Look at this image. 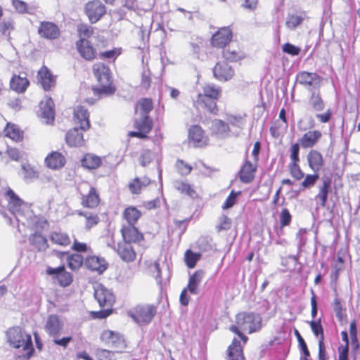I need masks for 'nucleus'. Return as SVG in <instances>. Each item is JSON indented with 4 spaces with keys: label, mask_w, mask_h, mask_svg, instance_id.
I'll return each mask as SVG.
<instances>
[{
    "label": "nucleus",
    "mask_w": 360,
    "mask_h": 360,
    "mask_svg": "<svg viewBox=\"0 0 360 360\" xmlns=\"http://www.w3.org/2000/svg\"><path fill=\"white\" fill-rule=\"evenodd\" d=\"M92 73L96 78L98 86L86 87L82 94L84 101L89 105H93L96 101L103 96L113 95L116 91V86L112 82V72L108 65L103 62H97L92 65Z\"/></svg>",
    "instance_id": "nucleus-1"
},
{
    "label": "nucleus",
    "mask_w": 360,
    "mask_h": 360,
    "mask_svg": "<svg viewBox=\"0 0 360 360\" xmlns=\"http://www.w3.org/2000/svg\"><path fill=\"white\" fill-rule=\"evenodd\" d=\"M153 108L151 99L141 98L138 101L136 110V112L139 111L142 117L135 120L134 127L137 131H129L127 134L128 137H136L141 139L147 137V134L151 131L153 127L152 119L147 114L151 111Z\"/></svg>",
    "instance_id": "nucleus-2"
},
{
    "label": "nucleus",
    "mask_w": 360,
    "mask_h": 360,
    "mask_svg": "<svg viewBox=\"0 0 360 360\" xmlns=\"http://www.w3.org/2000/svg\"><path fill=\"white\" fill-rule=\"evenodd\" d=\"M262 328V318L255 313L241 312L236 316V324L230 326V330L237 334L245 344L248 337L243 332L252 333Z\"/></svg>",
    "instance_id": "nucleus-3"
},
{
    "label": "nucleus",
    "mask_w": 360,
    "mask_h": 360,
    "mask_svg": "<svg viewBox=\"0 0 360 360\" xmlns=\"http://www.w3.org/2000/svg\"><path fill=\"white\" fill-rule=\"evenodd\" d=\"M7 341L14 348H22L26 352L25 358L29 359L34 354L32 337L21 327L14 326L10 328L6 332Z\"/></svg>",
    "instance_id": "nucleus-4"
},
{
    "label": "nucleus",
    "mask_w": 360,
    "mask_h": 360,
    "mask_svg": "<svg viewBox=\"0 0 360 360\" xmlns=\"http://www.w3.org/2000/svg\"><path fill=\"white\" fill-rule=\"evenodd\" d=\"M94 297L97 300L101 310L91 311L93 319H105L112 313V306L115 302L114 294L103 285H99L95 289Z\"/></svg>",
    "instance_id": "nucleus-5"
},
{
    "label": "nucleus",
    "mask_w": 360,
    "mask_h": 360,
    "mask_svg": "<svg viewBox=\"0 0 360 360\" xmlns=\"http://www.w3.org/2000/svg\"><path fill=\"white\" fill-rule=\"evenodd\" d=\"M80 203L86 208L95 209L101 204L98 190L88 182L81 184L79 188Z\"/></svg>",
    "instance_id": "nucleus-6"
},
{
    "label": "nucleus",
    "mask_w": 360,
    "mask_h": 360,
    "mask_svg": "<svg viewBox=\"0 0 360 360\" xmlns=\"http://www.w3.org/2000/svg\"><path fill=\"white\" fill-rule=\"evenodd\" d=\"M155 314V307L147 304H137L128 311V315L140 326L149 323Z\"/></svg>",
    "instance_id": "nucleus-7"
},
{
    "label": "nucleus",
    "mask_w": 360,
    "mask_h": 360,
    "mask_svg": "<svg viewBox=\"0 0 360 360\" xmlns=\"http://www.w3.org/2000/svg\"><path fill=\"white\" fill-rule=\"evenodd\" d=\"M46 274L51 276L52 280L63 288L70 285L73 282L72 274L66 271L65 266L63 264L56 268L47 266Z\"/></svg>",
    "instance_id": "nucleus-8"
},
{
    "label": "nucleus",
    "mask_w": 360,
    "mask_h": 360,
    "mask_svg": "<svg viewBox=\"0 0 360 360\" xmlns=\"http://www.w3.org/2000/svg\"><path fill=\"white\" fill-rule=\"evenodd\" d=\"M84 13L91 24L98 22L106 13V6L100 0L88 1L84 8Z\"/></svg>",
    "instance_id": "nucleus-9"
},
{
    "label": "nucleus",
    "mask_w": 360,
    "mask_h": 360,
    "mask_svg": "<svg viewBox=\"0 0 360 360\" xmlns=\"http://www.w3.org/2000/svg\"><path fill=\"white\" fill-rule=\"evenodd\" d=\"M101 340L110 347L115 352H122L127 347L122 335L110 330H103L101 334Z\"/></svg>",
    "instance_id": "nucleus-10"
},
{
    "label": "nucleus",
    "mask_w": 360,
    "mask_h": 360,
    "mask_svg": "<svg viewBox=\"0 0 360 360\" xmlns=\"http://www.w3.org/2000/svg\"><path fill=\"white\" fill-rule=\"evenodd\" d=\"M4 197L7 200V207L9 212L16 216L23 214L25 207L27 204L22 200L10 187L6 188Z\"/></svg>",
    "instance_id": "nucleus-11"
},
{
    "label": "nucleus",
    "mask_w": 360,
    "mask_h": 360,
    "mask_svg": "<svg viewBox=\"0 0 360 360\" xmlns=\"http://www.w3.org/2000/svg\"><path fill=\"white\" fill-rule=\"evenodd\" d=\"M37 34L41 39L53 41L60 38L61 30L56 23L43 20L39 24Z\"/></svg>",
    "instance_id": "nucleus-12"
},
{
    "label": "nucleus",
    "mask_w": 360,
    "mask_h": 360,
    "mask_svg": "<svg viewBox=\"0 0 360 360\" xmlns=\"http://www.w3.org/2000/svg\"><path fill=\"white\" fill-rule=\"evenodd\" d=\"M76 49L79 56L86 61H93L98 58L96 48L87 39H79L76 41Z\"/></svg>",
    "instance_id": "nucleus-13"
},
{
    "label": "nucleus",
    "mask_w": 360,
    "mask_h": 360,
    "mask_svg": "<svg viewBox=\"0 0 360 360\" xmlns=\"http://www.w3.org/2000/svg\"><path fill=\"white\" fill-rule=\"evenodd\" d=\"M56 75H54L47 66L43 65L37 72V81L44 91H50L56 84Z\"/></svg>",
    "instance_id": "nucleus-14"
},
{
    "label": "nucleus",
    "mask_w": 360,
    "mask_h": 360,
    "mask_svg": "<svg viewBox=\"0 0 360 360\" xmlns=\"http://www.w3.org/2000/svg\"><path fill=\"white\" fill-rule=\"evenodd\" d=\"M89 117L88 110L82 105L76 106L73 110V120L82 131H86L91 128Z\"/></svg>",
    "instance_id": "nucleus-15"
},
{
    "label": "nucleus",
    "mask_w": 360,
    "mask_h": 360,
    "mask_svg": "<svg viewBox=\"0 0 360 360\" xmlns=\"http://www.w3.org/2000/svg\"><path fill=\"white\" fill-rule=\"evenodd\" d=\"M30 86L26 72L22 71L18 74H13L9 82L10 89L18 94H23Z\"/></svg>",
    "instance_id": "nucleus-16"
},
{
    "label": "nucleus",
    "mask_w": 360,
    "mask_h": 360,
    "mask_svg": "<svg viewBox=\"0 0 360 360\" xmlns=\"http://www.w3.org/2000/svg\"><path fill=\"white\" fill-rule=\"evenodd\" d=\"M136 224H123L120 233L122 242L129 243H138L143 239V234L135 226Z\"/></svg>",
    "instance_id": "nucleus-17"
},
{
    "label": "nucleus",
    "mask_w": 360,
    "mask_h": 360,
    "mask_svg": "<svg viewBox=\"0 0 360 360\" xmlns=\"http://www.w3.org/2000/svg\"><path fill=\"white\" fill-rule=\"evenodd\" d=\"M63 328V323L58 315L51 314L47 317L44 324V329L49 336L58 338Z\"/></svg>",
    "instance_id": "nucleus-18"
},
{
    "label": "nucleus",
    "mask_w": 360,
    "mask_h": 360,
    "mask_svg": "<svg viewBox=\"0 0 360 360\" xmlns=\"http://www.w3.org/2000/svg\"><path fill=\"white\" fill-rule=\"evenodd\" d=\"M84 264L88 269L98 274H103L108 266V263L103 257L96 255L86 257L84 260Z\"/></svg>",
    "instance_id": "nucleus-19"
},
{
    "label": "nucleus",
    "mask_w": 360,
    "mask_h": 360,
    "mask_svg": "<svg viewBox=\"0 0 360 360\" xmlns=\"http://www.w3.org/2000/svg\"><path fill=\"white\" fill-rule=\"evenodd\" d=\"M46 166L53 170L63 168L66 164L65 156L60 152L52 151L45 158Z\"/></svg>",
    "instance_id": "nucleus-20"
},
{
    "label": "nucleus",
    "mask_w": 360,
    "mask_h": 360,
    "mask_svg": "<svg viewBox=\"0 0 360 360\" xmlns=\"http://www.w3.org/2000/svg\"><path fill=\"white\" fill-rule=\"evenodd\" d=\"M232 38V32L229 27L219 29L211 39L213 46L222 48L225 46Z\"/></svg>",
    "instance_id": "nucleus-21"
},
{
    "label": "nucleus",
    "mask_w": 360,
    "mask_h": 360,
    "mask_svg": "<svg viewBox=\"0 0 360 360\" xmlns=\"http://www.w3.org/2000/svg\"><path fill=\"white\" fill-rule=\"evenodd\" d=\"M65 140L69 147H80L85 143L82 131L77 127L70 129L65 134Z\"/></svg>",
    "instance_id": "nucleus-22"
},
{
    "label": "nucleus",
    "mask_w": 360,
    "mask_h": 360,
    "mask_svg": "<svg viewBox=\"0 0 360 360\" xmlns=\"http://www.w3.org/2000/svg\"><path fill=\"white\" fill-rule=\"evenodd\" d=\"M188 139L195 147H202L207 144V138L202 129L198 125H193L188 129Z\"/></svg>",
    "instance_id": "nucleus-23"
},
{
    "label": "nucleus",
    "mask_w": 360,
    "mask_h": 360,
    "mask_svg": "<svg viewBox=\"0 0 360 360\" xmlns=\"http://www.w3.org/2000/svg\"><path fill=\"white\" fill-rule=\"evenodd\" d=\"M213 73L214 77L218 80L227 81L233 77L234 72L226 61H221L215 65L213 68Z\"/></svg>",
    "instance_id": "nucleus-24"
},
{
    "label": "nucleus",
    "mask_w": 360,
    "mask_h": 360,
    "mask_svg": "<svg viewBox=\"0 0 360 360\" xmlns=\"http://www.w3.org/2000/svg\"><path fill=\"white\" fill-rule=\"evenodd\" d=\"M297 81L306 87L317 88L319 86L320 77L316 73L301 72L297 75Z\"/></svg>",
    "instance_id": "nucleus-25"
},
{
    "label": "nucleus",
    "mask_w": 360,
    "mask_h": 360,
    "mask_svg": "<svg viewBox=\"0 0 360 360\" xmlns=\"http://www.w3.org/2000/svg\"><path fill=\"white\" fill-rule=\"evenodd\" d=\"M54 102L51 97H47L44 101L40 103L41 116L46 119L47 124H51L54 121Z\"/></svg>",
    "instance_id": "nucleus-26"
},
{
    "label": "nucleus",
    "mask_w": 360,
    "mask_h": 360,
    "mask_svg": "<svg viewBox=\"0 0 360 360\" xmlns=\"http://www.w3.org/2000/svg\"><path fill=\"white\" fill-rule=\"evenodd\" d=\"M117 252L120 258L127 262H133L136 257V252L129 243H119L117 245Z\"/></svg>",
    "instance_id": "nucleus-27"
},
{
    "label": "nucleus",
    "mask_w": 360,
    "mask_h": 360,
    "mask_svg": "<svg viewBox=\"0 0 360 360\" xmlns=\"http://www.w3.org/2000/svg\"><path fill=\"white\" fill-rule=\"evenodd\" d=\"M256 170L257 165L247 160L238 173L240 181L245 184L251 182L255 178Z\"/></svg>",
    "instance_id": "nucleus-28"
},
{
    "label": "nucleus",
    "mask_w": 360,
    "mask_h": 360,
    "mask_svg": "<svg viewBox=\"0 0 360 360\" xmlns=\"http://www.w3.org/2000/svg\"><path fill=\"white\" fill-rule=\"evenodd\" d=\"M5 136L12 141L19 143L24 139V131L15 124L8 122L4 129Z\"/></svg>",
    "instance_id": "nucleus-29"
},
{
    "label": "nucleus",
    "mask_w": 360,
    "mask_h": 360,
    "mask_svg": "<svg viewBox=\"0 0 360 360\" xmlns=\"http://www.w3.org/2000/svg\"><path fill=\"white\" fill-rule=\"evenodd\" d=\"M322 136L318 130L309 131L305 133L300 139V144L303 148L314 147Z\"/></svg>",
    "instance_id": "nucleus-30"
},
{
    "label": "nucleus",
    "mask_w": 360,
    "mask_h": 360,
    "mask_svg": "<svg viewBox=\"0 0 360 360\" xmlns=\"http://www.w3.org/2000/svg\"><path fill=\"white\" fill-rule=\"evenodd\" d=\"M29 241L30 245L38 252L45 251L49 246L46 238L39 232L31 234Z\"/></svg>",
    "instance_id": "nucleus-31"
},
{
    "label": "nucleus",
    "mask_w": 360,
    "mask_h": 360,
    "mask_svg": "<svg viewBox=\"0 0 360 360\" xmlns=\"http://www.w3.org/2000/svg\"><path fill=\"white\" fill-rule=\"evenodd\" d=\"M217 98H207L199 94L195 101V105L197 108L206 109L208 112L216 114L217 112V103L214 100Z\"/></svg>",
    "instance_id": "nucleus-32"
},
{
    "label": "nucleus",
    "mask_w": 360,
    "mask_h": 360,
    "mask_svg": "<svg viewBox=\"0 0 360 360\" xmlns=\"http://www.w3.org/2000/svg\"><path fill=\"white\" fill-rule=\"evenodd\" d=\"M102 159L101 157L92 154L86 153L81 160L82 166L87 169H96L102 165Z\"/></svg>",
    "instance_id": "nucleus-33"
},
{
    "label": "nucleus",
    "mask_w": 360,
    "mask_h": 360,
    "mask_svg": "<svg viewBox=\"0 0 360 360\" xmlns=\"http://www.w3.org/2000/svg\"><path fill=\"white\" fill-rule=\"evenodd\" d=\"M204 276L205 272L202 270H198L189 277L186 288L191 294L197 295L198 293V286L201 283Z\"/></svg>",
    "instance_id": "nucleus-34"
},
{
    "label": "nucleus",
    "mask_w": 360,
    "mask_h": 360,
    "mask_svg": "<svg viewBox=\"0 0 360 360\" xmlns=\"http://www.w3.org/2000/svg\"><path fill=\"white\" fill-rule=\"evenodd\" d=\"M77 215L84 217V228L88 231L97 226L101 221L98 214L93 212L78 211Z\"/></svg>",
    "instance_id": "nucleus-35"
},
{
    "label": "nucleus",
    "mask_w": 360,
    "mask_h": 360,
    "mask_svg": "<svg viewBox=\"0 0 360 360\" xmlns=\"http://www.w3.org/2000/svg\"><path fill=\"white\" fill-rule=\"evenodd\" d=\"M307 161L309 167L314 172H319L323 166L322 155L317 150H311L307 155Z\"/></svg>",
    "instance_id": "nucleus-36"
},
{
    "label": "nucleus",
    "mask_w": 360,
    "mask_h": 360,
    "mask_svg": "<svg viewBox=\"0 0 360 360\" xmlns=\"http://www.w3.org/2000/svg\"><path fill=\"white\" fill-rule=\"evenodd\" d=\"M49 238L52 243L59 246L67 247L71 244L69 235L61 231H52L50 233Z\"/></svg>",
    "instance_id": "nucleus-37"
},
{
    "label": "nucleus",
    "mask_w": 360,
    "mask_h": 360,
    "mask_svg": "<svg viewBox=\"0 0 360 360\" xmlns=\"http://www.w3.org/2000/svg\"><path fill=\"white\" fill-rule=\"evenodd\" d=\"M211 131L216 136L224 138L229 131V127L226 122L221 120L216 119L212 121Z\"/></svg>",
    "instance_id": "nucleus-38"
},
{
    "label": "nucleus",
    "mask_w": 360,
    "mask_h": 360,
    "mask_svg": "<svg viewBox=\"0 0 360 360\" xmlns=\"http://www.w3.org/2000/svg\"><path fill=\"white\" fill-rule=\"evenodd\" d=\"M141 217V211L134 206L126 207L122 212V217L127 224H136Z\"/></svg>",
    "instance_id": "nucleus-39"
},
{
    "label": "nucleus",
    "mask_w": 360,
    "mask_h": 360,
    "mask_svg": "<svg viewBox=\"0 0 360 360\" xmlns=\"http://www.w3.org/2000/svg\"><path fill=\"white\" fill-rule=\"evenodd\" d=\"M330 179L326 177L323 179L322 185L319 186V191L316 195V198L320 201L321 207H325L326 205L328 194L330 190Z\"/></svg>",
    "instance_id": "nucleus-40"
},
{
    "label": "nucleus",
    "mask_w": 360,
    "mask_h": 360,
    "mask_svg": "<svg viewBox=\"0 0 360 360\" xmlns=\"http://www.w3.org/2000/svg\"><path fill=\"white\" fill-rule=\"evenodd\" d=\"M228 356L229 360H245L240 343L236 338L233 340L232 344L229 347Z\"/></svg>",
    "instance_id": "nucleus-41"
},
{
    "label": "nucleus",
    "mask_w": 360,
    "mask_h": 360,
    "mask_svg": "<svg viewBox=\"0 0 360 360\" xmlns=\"http://www.w3.org/2000/svg\"><path fill=\"white\" fill-rule=\"evenodd\" d=\"M173 186L176 191L183 195H186L191 198H193L195 195V191L193 188L186 181L175 180L173 182Z\"/></svg>",
    "instance_id": "nucleus-42"
},
{
    "label": "nucleus",
    "mask_w": 360,
    "mask_h": 360,
    "mask_svg": "<svg viewBox=\"0 0 360 360\" xmlns=\"http://www.w3.org/2000/svg\"><path fill=\"white\" fill-rule=\"evenodd\" d=\"M122 53V49L121 47H115L111 50L100 51L98 55V58L108 60L109 62H115Z\"/></svg>",
    "instance_id": "nucleus-43"
},
{
    "label": "nucleus",
    "mask_w": 360,
    "mask_h": 360,
    "mask_svg": "<svg viewBox=\"0 0 360 360\" xmlns=\"http://www.w3.org/2000/svg\"><path fill=\"white\" fill-rule=\"evenodd\" d=\"M149 184L150 180L147 178L141 179L140 178L136 177L129 184V189L132 194H139L141 189Z\"/></svg>",
    "instance_id": "nucleus-44"
},
{
    "label": "nucleus",
    "mask_w": 360,
    "mask_h": 360,
    "mask_svg": "<svg viewBox=\"0 0 360 360\" xmlns=\"http://www.w3.org/2000/svg\"><path fill=\"white\" fill-rule=\"evenodd\" d=\"M68 267L73 270H78L84 263V258L81 255L72 254L67 258Z\"/></svg>",
    "instance_id": "nucleus-45"
},
{
    "label": "nucleus",
    "mask_w": 360,
    "mask_h": 360,
    "mask_svg": "<svg viewBox=\"0 0 360 360\" xmlns=\"http://www.w3.org/2000/svg\"><path fill=\"white\" fill-rule=\"evenodd\" d=\"M220 94L221 89L219 87L214 84H208L203 86V94L202 96L207 98H218Z\"/></svg>",
    "instance_id": "nucleus-46"
},
{
    "label": "nucleus",
    "mask_w": 360,
    "mask_h": 360,
    "mask_svg": "<svg viewBox=\"0 0 360 360\" xmlns=\"http://www.w3.org/2000/svg\"><path fill=\"white\" fill-rule=\"evenodd\" d=\"M77 31L80 38H90L94 33V29L91 26L85 24L80 23L77 25Z\"/></svg>",
    "instance_id": "nucleus-47"
},
{
    "label": "nucleus",
    "mask_w": 360,
    "mask_h": 360,
    "mask_svg": "<svg viewBox=\"0 0 360 360\" xmlns=\"http://www.w3.org/2000/svg\"><path fill=\"white\" fill-rule=\"evenodd\" d=\"M200 255L194 253L191 250H187L185 252L184 259L186 264L190 269L194 268L196 262L200 259Z\"/></svg>",
    "instance_id": "nucleus-48"
},
{
    "label": "nucleus",
    "mask_w": 360,
    "mask_h": 360,
    "mask_svg": "<svg viewBox=\"0 0 360 360\" xmlns=\"http://www.w3.org/2000/svg\"><path fill=\"white\" fill-rule=\"evenodd\" d=\"M309 103L312 108L316 111H321L325 108V104L322 98L319 94H316L315 93L312 94L309 100Z\"/></svg>",
    "instance_id": "nucleus-49"
},
{
    "label": "nucleus",
    "mask_w": 360,
    "mask_h": 360,
    "mask_svg": "<svg viewBox=\"0 0 360 360\" xmlns=\"http://www.w3.org/2000/svg\"><path fill=\"white\" fill-rule=\"evenodd\" d=\"M24 177L26 179H35L39 178V172L30 165H22Z\"/></svg>",
    "instance_id": "nucleus-50"
},
{
    "label": "nucleus",
    "mask_w": 360,
    "mask_h": 360,
    "mask_svg": "<svg viewBox=\"0 0 360 360\" xmlns=\"http://www.w3.org/2000/svg\"><path fill=\"white\" fill-rule=\"evenodd\" d=\"M303 18L297 15H289L287 18L285 25L288 28L293 30L302 22Z\"/></svg>",
    "instance_id": "nucleus-51"
},
{
    "label": "nucleus",
    "mask_w": 360,
    "mask_h": 360,
    "mask_svg": "<svg viewBox=\"0 0 360 360\" xmlns=\"http://www.w3.org/2000/svg\"><path fill=\"white\" fill-rule=\"evenodd\" d=\"M6 154L13 161H19L22 158V155L19 148L13 146H8Z\"/></svg>",
    "instance_id": "nucleus-52"
},
{
    "label": "nucleus",
    "mask_w": 360,
    "mask_h": 360,
    "mask_svg": "<svg viewBox=\"0 0 360 360\" xmlns=\"http://www.w3.org/2000/svg\"><path fill=\"white\" fill-rule=\"evenodd\" d=\"M289 169L291 175L296 179L300 180L304 177V173L302 172L298 162H290Z\"/></svg>",
    "instance_id": "nucleus-53"
},
{
    "label": "nucleus",
    "mask_w": 360,
    "mask_h": 360,
    "mask_svg": "<svg viewBox=\"0 0 360 360\" xmlns=\"http://www.w3.org/2000/svg\"><path fill=\"white\" fill-rule=\"evenodd\" d=\"M13 22L11 20H3L0 22V32L4 35H9L11 32L13 30Z\"/></svg>",
    "instance_id": "nucleus-54"
},
{
    "label": "nucleus",
    "mask_w": 360,
    "mask_h": 360,
    "mask_svg": "<svg viewBox=\"0 0 360 360\" xmlns=\"http://www.w3.org/2000/svg\"><path fill=\"white\" fill-rule=\"evenodd\" d=\"M12 5L15 10L19 13H28V5L22 0H11Z\"/></svg>",
    "instance_id": "nucleus-55"
},
{
    "label": "nucleus",
    "mask_w": 360,
    "mask_h": 360,
    "mask_svg": "<svg viewBox=\"0 0 360 360\" xmlns=\"http://www.w3.org/2000/svg\"><path fill=\"white\" fill-rule=\"evenodd\" d=\"M71 248L72 250L77 252H91V248L88 246L86 243L79 242L76 239L74 240Z\"/></svg>",
    "instance_id": "nucleus-56"
},
{
    "label": "nucleus",
    "mask_w": 360,
    "mask_h": 360,
    "mask_svg": "<svg viewBox=\"0 0 360 360\" xmlns=\"http://www.w3.org/2000/svg\"><path fill=\"white\" fill-rule=\"evenodd\" d=\"M226 120L231 126L240 129L243 128L245 124V120L241 116L228 115Z\"/></svg>",
    "instance_id": "nucleus-57"
},
{
    "label": "nucleus",
    "mask_w": 360,
    "mask_h": 360,
    "mask_svg": "<svg viewBox=\"0 0 360 360\" xmlns=\"http://www.w3.org/2000/svg\"><path fill=\"white\" fill-rule=\"evenodd\" d=\"M310 326H311V328L314 335H316V337H319V339L321 337H323V338L324 339L323 330V328H322V326L321 325L320 321H311L310 322Z\"/></svg>",
    "instance_id": "nucleus-58"
},
{
    "label": "nucleus",
    "mask_w": 360,
    "mask_h": 360,
    "mask_svg": "<svg viewBox=\"0 0 360 360\" xmlns=\"http://www.w3.org/2000/svg\"><path fill=\"white\" fill-rule=\"evenodd\" d=\"M240 192H235L232 191L226 198L224 204L222 206L223 209H229L236 202L237 197L240 195Z\"/></svg>",
    "instance_id": "nucleus-59"
},
{
    "label": "nucleus",
    "mask_w": 360,
    "mask_h": 360,
    "mask_svg": "<svg viewBox=\"0 0 360 360\" xmlns=\"http://www.w3.org/2000/svg\"><path fill=\"white\" fill-rule=\"evenodd\" d=\"M176 166L181 175H187L190 174L192 169V167L183 160H177Z\"/></svg>",
    "instance_id": "nucleus-60"
},
{
    "label": "nucleus",
    "mask_w": 360,
    "mask_h": 360,
    "mask_svg": "<svg viewBox=\"0 0 360 360\" xmlns=\"http://www.w3.org/2000/svg\"><path fill=\"white\" fill-rule=\"evenodd\" d=\"M151 77L150 72L149 70H143L141 73V86L144 89H148L150 85Z\"/></svg>",
    "instance_id": "nucleus-61"
},
{
    "label": "nucleus",
    "mask_w": 360,
    "mask_h": 360,
    "mask_svg": "<svg viewBox=\"0 0 360 360\" xmlns=\"http://www.w3.org/2000/svg\"><path fill=\"white\" fill-rule=\"evenodd\" d=\"M283 51L291 56H297L300 52V49L290 43L285 44L282 47Z\"/></svg>",
    "instance_id": "nucleus-62"
},
{
    "label": "nucleus",
    "mask_w": 360,
    "mask_h": 360,
    "mask_svg": "<svg viewBox=\"0 0 360 360\" xmlns=\"http://www.w3.org/2000/svg\"><path fill=\"white\" fill-rule=\"evenodd\" d=\"M319 178V176L318 174H307L302 181V186L304 188L311 187L315 184Z\"/></svg>",
    "instance_id": "nucleus-63"
},
{
    "label": "nucleus",
    "mask_w": 360,
    "mask_h": 360,
    "mask_svg": "<svg viewBox=\"0 0 360 360\" xmlns=\"http://www.w3.org/2000/svg\"><path fill=\"white\" fill-rule=\"evenodd\" d=\"M223 56L226 60L231 61H236L241 58L239 53L231 51L229 49L223 51Z\"/></svg>",
    "instance_id": "nucleus-64"
}]
</instances>
